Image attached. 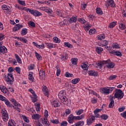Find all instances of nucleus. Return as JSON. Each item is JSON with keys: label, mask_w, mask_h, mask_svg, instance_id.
Segmentation results:
<instances>
[{"label": "nucleus", "mask_w": 126, "mask_h": 126, "mask_svg": "<svg viewBox=\"0 0 126 126\" xmlns=\"http://www.w3.org/2000/svg\"><path fill=\"white\" fill-rule=\"evenodd\" d=\"M112 55H115V56H117L118 57H122V53L119 51H112L110 52Z\"/></svg>", "instance_id": "obj_21"}, {"label": "nucleus", "mask_w": 126, "mask_h": 126, "mask_svg": "<svg viewBox=\"0 0 126 126\" xmlns=\"http://www.w3.org/2000/svg\"><path fill=\"white\" fill-rule=\"evenodd\" d=\"M20 41L21 42H22V43H24L25 44H28V40H27L26 38L22 37Z\"/></svg>", "instance_id": "obj_54"}, {"label": "nucleus", "mask_w": 126, "mask_h": 126, "mask_svg": "<svg viewBox=\"0 0 126 126\" xmlns=\"http://www.w3.org/2000/svg\"><path fill=\"white\" fill-rule=\"evenodd\" d=\"M100 112H101V109L97 108L95 110H94V114L95 115V118H99L100 114H98V113H100Z\"/></svg>", "instance_id": "obj_24"}, {"label": "nucleus", "mask_w": 126, "mask_h": 126, "mask_svg": "<svg viewBox=\"0 0 126 126\" xmlns=\"http://www.w3.org/2000/svg\"><path fill=\"white\" fill-rule=\"evenodd\" d=\"M18 3H19V4H21V5H23L24 6H25V5H26V3H25V1L18 0Z\"/></svg>", "instance_id": "obj_47"}, {"label": "nucleus", "mask_w": 126, "mask_h": 126, "mask_svg": "<svg viewBox=\"0 0 126 126\" xmlns=\"http://www.w3.org/2000/svg\"><path fill=\"white\" fill-rule=\"evenodd\" d=\"M96 12L97 14H99V15H102V14H103V11H102V9H101L100 8H97L96 9Z\"/></svg>", "instance_id": "obj_39"}, {"label": "nucleus", "mask_w": 126, "mask_h": 126, "mask_svg": "<svg viewBox=\"0 0 126 126\" xmlns=\"http://www.w3.org/2000/svg\"><path fill=\"white\" fill-rule=\"evenodd\" d=\"M46 77V75L45 72L42 70L39 71V79H45Z\"/></svg>", "instance_id": "obj_16"}, {"label": "nucleus", "mask_w": 126, "mask_h": 126, "mask_svg": "<svg viewBox=\"0 0 126 126\" xmlns=\"http://www.w3.org/2000/svg\"><path fill=\"white\" fill-rule=\"evenodd\" d=\"M8 126H14V121L12 120L9 121Z\"/></svg>", "instance_id": "obj_50"}, {"label": "nucleus", "mask_w": 126, "mask_h": 126, "mask_svg": "<svg viewBox=\"0 0 126 126\" xmlns=\"http://www.w3.org/2000/svg\"><path fill=\"white\" fill-rule=\"evenodd\" d=\"M91 28V26H90L89 25L87 24L86 26L85 27V31H89V29Z\"/></svg>", "instance_id": "obj_58"}, {"label": "nucleus", "mask_w": 126, "mask_h": 126, "mask_svg": "<svg viewBox=\"0 0 126 126\" xmlns=\"http://www.w3.org/2000/svg\"><path fill=\"white\" fill-rule=\"evenodd\" d=\"M106 67L108 68H113L115 66V63H111V60L110 59L107 60V61H104Z\"/></svg>", "instance_id": "obj_4"}, {"label": "nucleus", "mask_w": 126, "mask_h": 126, "mask_svg": "<svg viewBox=\"0 0 126 126\" xmlns=\"http://www.w3.org/2000/svg\"><path fill=\"white\" fill-rule=\"evenodd\" d=\"M35 108L37 111H40L41 110V107H40V104H35Z\"/></svg>", "instance_id": "obj_62"}, {"label": "nucleus", "mask_w": 126, "mask_h": 126, "mask_svg": "<svg viewBox=\"0 0 126 126\" xmlns=\"http://www.w3.org/2000/svg\"><path fill=\"white\" fill-rule=\"evenodd\" d=\"M6 82L9 83V84H12L13 81H14V78H13V75L11 73H8L7 76L5 75L4 78Z\"/></svg>", "instance_id": "obj_1"}, {"label": "nucleus", "mask_w": 126, "mask_h": 126, "mask_svg": "<svg viewBox=\"0 0 126 126\" xmlns=\"http://www.w3.org/2000/svg\"><path fill=\"white\" fill-rule=\"evenodd\" d=\"M120 116H121V117H123V118H124V119H126V111L122 113H121Z\"/></svg>", "instance_id": "obj_63"}, {"label": "nucleus", "mask_w": 126, "mask_h": 126, "mask_svg": "<svg viewBox=\"0 0 126 126\" xmlns=\"http://www.w3.org/2000/svg\"><path fill=\"white\" fill-rule=\"evenodd\" d=\"M109 44V42L107 41L106 40H103L100 43V46L101 47H105V46H107Z\"/></svg>", "instance_id": "obj_38"}, {"label": "nucleus", "mask_w": 126, "mask_h": 126, "mask_svg": "<svg viewBox=\"0 0 126 126\" xmlns=\"http://www.w3.org/2000/svg\"><path fill=\"white\" fill-rule=\"evenodd\" d=\"M51 104L54 108H58V107H60V102L57 100L52 101Z\"/></svg>", "instance_id": "obj_15"}, {"label": "nucleus", "mask_w": 126, "mask_h": 126, "mask_svg": "<svg viewBox=\"0 0 126 126\" xmlns=\"http://www.w3.org/2000/svg\"><path fill=\"white\" fill-rule=\"evenodd\" d=\"M83 112H84L83 109H79L78 110L75 111V113L78 116H80L81 114H83Z\"/></svg>", "instance_id": "obj_41"}, {"label": "nucleus", "mask_w": 126, "mask_h": 126, "mask_svg": "<svg viewBox=\"0 0 126 126\" xmlns=\"http://www.w3.org/2000/svg\"><path fill=\"white\" fill-rule=\"evenodd\" d=\"M112 47L113 48V49H119V48H120V46H119L118 43H113L112 45Z\"/></svg>", "instance_id": "obj_53"}, {"label": "nucleus", "mask_w": 126, "mask_h": 126, "mask_svg": "<svg viewBox=\"0 0 126 126\" xmlns=\"http://www.w3.org/2000/svg\"><path fill=\"white\" fill-rule=\"evenodd\" d=\"M34 53L35 55V57L37 60H41L42 59V57L41 56V55H40V54L37 53V52L35 51Z\"/></svg>", "instance_id": "obj_48"}, {"label": "nucleus", "mask_w": 126, "mask_h": 126, "mask_svg": "<svg viewBox=\"0 0 126 126\" xmlns=\"http://www.w3.org/2000/svg\"><path fill=\"white\" fill-rule=\"evenodd\" d=\"M64 47H66L69 49H71L72 48V45H71V44L69 43V42H64Z\"/></svg>", "instance_id": "obj_34"}, {"label": "nucleus", "mask_w": 126, "mask_h": 126, "mask_svg": "<svg viewBox=\"0 0 126 126\" xmlns=\"http://www.w3.org/2000/svg\"><path fill=\"white\" fill-rule=\"evenodd\" d=\"M110 102L109 103L108 107L109 108L112 109V108H114V106H115V101H114V97H112L110 98Z\"/></svg>", "instance_id": "obj_14"}, {"label": "nucleus", "mask_w": 126, "mask_h": 126, "mask_svg": "<svg viewBox=\"0 0 126 126\" xmlns=\"http://www.w3.org/2000/svg\"><path fill=\"white\" fill-rule=\"evenodd\" d=\"M30 13L34 16H40L42 13L36 10H30Z\"/></svg>", "instance_id": "obj_9"}, {"label": "nucleus", "mask_w": 126, "mask_h": 126, "mask_svg": "<svg viewBox=\"0 0 126 126\" xmlns=\"http://www.w3.org/2000/svg\"><path fill=\"white\" fill-rule=\"evenodd\" d=\"M29 24L32 27H35L36 26V25L35 24V23H34V22L31 21L29 23Z\"/></svg>", "instance_id": "obj_61"}, {"label": "nucleus", "mask_w": 126, "mask_h": 126, "mask_svg": "<svg viewBox=\"0 0 126 126\" xmlns=\"http://www.w3.org/2000/svg\"><path fill=\"white\" fill-rule=\"evenodd\" d=\"M58 97L60 99H63L64 97V92L61 91L58 94Z\"/></svg>", "instance_id": "obj_27"}, {"label": "nucleus", "mask_w": 126, "mask_h": 126, "mask_svg": "<svg viewBox=\"0 0 126 126\" xmlns=\"http://www.w3.org/2000/svg\"><path fill=\"white\" fill-rule=\"evenodd\" d=\"M94 120H95V117L93 115H91L87 120V124L88 126H91L92 123L94 121Z\"/></svg>", "instance_id": "obj_7"}, {"label": "nucleus", "mask_w": 126, "mask_h": 126, "mask_svg": "<svg viewBox=\"0 0 126 126\" xmlns=\"http://www.w3.org/2000/svg\"><path fill=\"white\" fill-rule=\"evenodd\" d=\"M0 53L4 55L7 53V49L5 46H0Z\"/></svg>", "instance_id": "obj_12"}, {"label": "nucleus", "mask_w": 126, "mask_h": 126, "mask_svg": "<svg viewBox=\"0 0 126 126\" xmlns=\"http://www.w3.org/2000/svg\"><path fill=\"white\" fill-rule=\"evenodd\" d=\"M77 21V18L73 16L71 17V18L69 19V23H72V22H76Z\"/></svg>", "instance_id": "obj_32"}, {"label": "nucleus", "mask_w": 126, "mask_h": 126, "mask_svg": "<svg viewBox=\"0 0 126 126\" xmlns=\"http://www.w3.org/2000/svg\"><path fill=\"white\" fill-rule=\"evenodd\" d=\"M67 58H68V55L66 54L65 55H62L61 60L62 61H66V60H67Z\"/></svg>", "instance_id": "obj_28"}, {"label": "nucleus", "mask_w": 126, "mask_h": 126, "mask_svg": "<svg viewBox=\"0 0 126 126\" xmlns=\"http://www.w3.org/2000/svg\"><path fill=\"white\" fill-rule=\"evenodd\" d=\"M78 61V59L77 58H72L71 59V62L72 63V64H77V62Z\"/></svg>", "instance_id": "obj_35"}, {"label": "nucleus", "mask_w": 126, "mask_h": 126, "mask_svg": "<svg viewBox=\"0 0 126 126\" xmlns=\"http://www.w3.org/2000/svg\"><path fill=\"white\" fill-rule=\"evenodd\" d=\"M42 89L45 96L49 97V90H48V88L45 86H43L42 87Z\"/></svg>", "instance_id": "obj_10"}, {"label": "nucleus", "mask_w": 126, "mask_h": 126, "mask_svg": "<svg viewBox=\"0 0 126 126\" xmlns=\"http://www.w3.org/2000/svg\"><path fill=\"white\" fill-rule=\"evenodd\" d=\"M96 33V30L95 29H91L89 31V33L90 35H92V34H95Z\"/></svg>", "instance_id": "obj_57"}, {"label": "nucleus", "mask_w": 126, "mask_h": 126, "mask_svg": "<svg viewBox=\"0 0 126 126\" xmlns=\"http://www.w3.org/2000/svg\"><path fill=\"white\" fill-rule=\"evenodd\" d=\"M107 3L108 6H110L111 7H115L116 6V4L113 0H107Z\"/></svg>", "instance_id": "obj_11"}, {"label": "nucleus", "mask_w": 126, "mask_h": 126, "mask_svg": "<svg viewBox=\"0 0 126 126\" xmlns=\"http://www.w3.org/2000/svg\"><path fill=\"white\" fill-rule=\"evenodd\" d=\"M71 113V110H70V109H66L65 110V113H63L62 115L63 116V117H67V116H68V115H70Z\"/></svg>", "instance_id": "obj_13"}, {"label": "nucleus", "mask_w": 126, "mask_h": 126, "mask_svg": "<svg viewBox=\"0 0 126 126\" xmlns=\"http://www.w3.org/2000/svg\"><path fill=\"white\" fill-rule=\"evenodd\" d=\"M101 91H102V93L103 94H105V95H108V94H110V93H109V89L103 88L101 89Z\"/></svg>", "instance_id": "obj_26"}, {"label": "nucleus", "mask_w": 126, "mask_h": 126, "mask_svg": "<svg viewBox=\"0 0 126 126\" xmlns=\"http://www.w3.org/2000/svg\"><path fill=\"white\" fill-rule=\"evenodd\" d=\"M29 79L31 81H32V82H33V81H34L35 79H34V77H33V72H29Z\"/></svg>", "instance_id": "obj_23"}, {"label": "nucleus", "mask_w": 126, "mask_h": 126, "mask_svg": "<svg viewBox=\"0 0 126 126\" xmlns=\"http://www.w3.org/2000/svg\"><path fill=\"white\" fill-rule=\"evenodd\" d=\"M57 15H58V16H60L61 17H63V12L62 10H57L56 12Z\"/></svg>", "instance_id": "obj_33"}, {"label": "nucleus", "mask_w": 126, "mask_h": 126, "mask_svg": "<svg viewBox=\"0 0 126 126\" xmlns=\"http://www.w3.org/2000/svg\"><path fill=\"white\" fill-rule=\"evenodd\" d=\"M40 120L44 126H50V122L48 121V118L45 117L44 118H41Z\"/></svg>", "instance_id": "obj_8"}, {"label": "nucleus", "mask_w": 126, "mask_h": 126, "mask_svg": "<svg viewBox=\"0 0 126 126\" xmlns=\"http://www.w3.org/2000/svg\"><path fill=\"white\" fill-rule=\"evenodd\" d=\"M28 30L26 28L23 29L21 32V35L22 36H24L27 34V31Z\"/></svg>", "instance_id": "obj_29"}, {"label": "nucleus", "mask_w": 126, "mask_h": 126, "mask_svg": "<svg viewBox=\"0 0 126 126\" xmlns=\"http://www.w3.org/2000/svg\"><path fill=\"white\" fill-rule=\"evenodd\" d=\"M32 120H34L35 121H38L41 118V116L38 114H33L32 116Z\"/></svg>", "instance_id": "obj_19"}, {"label": "nucleus", "mask_w": 126, "mask_h": 126, "mask_svg": "<svg viewBox=\"0 0 126 126\" xmlns=\"http://www.w3.org/2000/svg\"><path fill=\"white\" fill-rule=\"evenodd\" d=\"M45 12H47L48 14H52V12H53V10L52 9L48 7H46V8L45 9Z\"/></svg>", "instance_id": "obj_42"}, {"label": "nucleus", "mask_w": 126, "mask_h": 126, "mask_svg": "<svg viewBox=\"0 0 126 126\" xmlns=\"http://www.w3.org/2000/svg\"><path fill=\"white\" fill-rule=\"evenodd\" d=\"M2 101H4L5 104L7 106V107H9L10 108L13 107V105L11 104L10 102H9V101H8V100H7L5 97H4Z\"/></svg>", "instance_id": "obj_17"}, {"label": "nucleus", "mask_w": 126, "mask_h": 126, "mask_svg": "<svg viewBox=\"0 0 126 126\" xmlns=\"http://www.w3.org/2000/svg\"><path fill=\"white\" fill-rule=\"evenodd\" d=\"M2 9L5 10V12H6L7 14H9L11 12V8L9 6H7L5 4H3L1 6Z\"/></svg>", "instance_id": "obj_5"}, {"label": "nucleus", "mask_w": 126, "mask_h": 126, "mask_svg": "<svg viewBox=\"0 0 126 126\" xmlns=\"http://www.w3.org/2000/svg\"><path fill=\"white\" fill-rule=\"evenodd\" d=\"M29 91L30 92H31V93H32V95H33V96H34V97H37V94H35V92L34 91V90H33V89H29Z\"/></svg>", "instance_id": "obj_49"}, {"label": "nucleus", "mask_w": 126, "mask_h": 126, "mask_svg": "<svg viewBox=\"0 0 126 126\" xmlns=\"http://www.w3.org/2000/svg\"><path fill=\"white\" fill-rule=\"evenodd\" d=\"M2 114V119L4 122H7L8 121V114L5 109H2L1 110Z\"/></svg>", "instance_id": "obj_3"}, {"label": "nucleus", "mask_w": 126, "mask_h": 126, "mask_svg": "<svg viewBox=\"0 0 126 126\" xmlns=\"http://www.w3.org/2000/svg\"><path fill=\"white\" fill-rule=\"evenodd\" d=\"M116 25H117V23L115 22H113L109 24L108 27H109V28H110V29L114 28V27H115V26H116Z\"/></svg>", "instance_id": "obj_40"}, {"label": "nucleus", "mask_w": 126, "mask_h": 126, "mask_svg": "<svg viewBox=\"0 0 126 126\" xmlns=\"http://www.w3.org/2000/svg\"><path fill=\"white\" fill-rule=\"evenodd\" d=\"M0 89L1 91L4 93V94H6L8 91L7 89H6V87L2 86H0Z\"/></svg>", "instance_id": "obj_22"}, {"label": "nucleus", "mask_w": 126, "mask_h": 126, "mask_svg": "<svg viewBox=\"0 0 126 126\" xmlns=\"http://www.w3.org/2000/svg\"><path fill=\"white\" fill-rule=\"evenodd\" d=\"M46 46H47V48L48 49H52V48H54V46L53 45V43H45Z\"/></svg>", "instance_id": "obj_46"}, {"label": "nucleus", "mask_w": 126, "mask_h": 126, "mask_svg": "<svg viewBox=\"0 0 126 126\" xmlns=\"http://www.w3.org/2000/svg\"><path fill=\"white\" fill-rule=\"evenodd\" d=\"M67 121L69 123V124H73V122L75 121V116H74L73 114H71L70 115H69Z\"/></svg>", "instance_id": "obj_6"}, {"label": "nucleus", "mask_w": 126, "mask_h": 126, "mask_svg": "<svg viewBox=\"0 0 126 126\" xmlns=\"http://www.w3.org/2000/svg\"><path fill=\"white\" fill-rule=\"evenodd\" d=\"M103 51H104V49L102 47H97L95 49V51L96 52V53H97V54H101V53H102Z\"/></svg>", "instance_id": "obj_30"}, {"label": "nucleus", "mask_w": 126, "mask_h": 126, "mask_svg": "<svg viewBox=\"0 0 126 126\" xmlns=\"http://www.w3.org/2000/svg\"><path fill=\"white\" fill-rule=\"evenodd\" d=\"M125 110H126V107L125 106H122V107H120L118 109V111L120 112V113L124 112Z\"/></svg>", "instance_id": "obj_59"}, {"label": "nucleus", "mask_w": 126, "mask_h": 126, "mask_svg": "<svg viewBox=\"0 0 126 126\" xmlns=\"http://www.w3.org/2000/svg\"><path fill=\"white\" fill-rule=\"evenodd\" d=\"M67 126V122L66 121H63L61 124V126Z\"/></svg>", "instance_id": "obj_64"}, {"label": "nucleus", "mask_w": 126, "mask_h": 126, "mask_svg": "<svg viewBox=\"0 0 126 126\" xmlns=\"http://www.w3.org/2000/svg\"><path fill=\"white\" fill-rule=\"evenodd\" d=\"M82 68L83 69H84L85 70H86V69H88V63L87 62H86L85 63H82L81 65Z\"/></svg>", "instance_id": "obj_25"}, {"label": "nucleus", "mask_w": 126, "mask_h": 126, "mask_svg": "<svg viewBox=\"0 0 126 126\" xmlns=\"http://www.w3.org/2000/svg\"><path fill=\"white\" fill-rule=\"evenodd\" d=\"M66 77H73V74L69 73L68 72H66L65 74Z\"/></svg>", "instance_id": "obj_52"}, {"label": "nucleus", "mask_w": 126, "mask_h": 126, "mask_svg": "<svg viewBox=\"0 0 126 126\" xmlns=\"http://www.w3.org/2000/svg\"><path fill=\"white\" fill-rule=\"evenodd\" d=\"M15 56L16 59L17 60V62H18V63H22V61H21L20 57H19V56H18L17 54H15Z\"/></svg>", "instance_id": "obj_37"}, {"label": "nucleus", "mask_w": 126, "mask_h": 126, "mask_svg": "<svg viewBox=\"0 0 126 126\" xmlns=\"http://www.w3.org/2000/svg\"><path fill=\"white\" fill-rule=\"evenodd\" d=\"M114 97L119 99H123L124 98V93L121 90H116Z\"/></svg>", "instance_id": "obj_2"}, {"label": "nucleus", "mask_w": 126, "mask_h": 126, "mask_svg": "<svg viewBox=\"0 0 126 126\" xmlns=\"http://www.w3.org/2000/svg\"><path fill=\"white\" fill-rule=\"evenodd\" d=\"M119 28L121 30H125L126 29V26L125 24L121 23L119 25Z\"/></svg>", "instance_id": "obj_45"}, {"label": "nucleus", "mask_w": 126, "mask_h": 126, "mask_svg": "<svg viewBox=\"0 0 126 126\" xmlns=\"http://www.w3.org/2000/svg\"><path fill=\"white\" fill-rule=\"evenodd\" d=\"M97 66H99V68H102V66L105 64V62L103 61H100L98 63H96Z\"/></svg>", "instance_id": "obj_31"}, {"label": "nucleus", "mask_w": 126, "mask_h": 126, "mask_svg": "<svg viewBox=\"0 0 126 126\" xmlns=\"http://www.w3.org/2000/svg\"><path fill=\"white\" fill-rule=\"evenodd\" d=\"M53 40L55 43H61V40L57 37H54Z\"/></svg>", "instance_id": "obj_55"}, {"label": "nucleus", "mask_w": 126, "mask_h": 126, "mask_svg": "<svg viewBox=\"0 0 126 126\" xmlns=\"http://www.w3.org/2000/svg\"><path fill=\"white\" fill-rule=\"evenodd\" d=\"M50 122L54 125H58L60 123V122L58 120L51 119L50 120Z\"/></svg>", "instance_id": "obj_44"}, {"label": "nucleus", "mask_w": 126, "mask_h": 126, "mask_svg": "<svg viewBox=\"0 0 126 126\" xmlns=\"http://www.w3.org/2000/svg\"><path fill=\"white\" fill-rule=\"evenodd\" d=\"M117 78V75H112L109 76V80H114V79H116Z\"/></svg>", "instance_id": "obj_51"}, {"label": "nucleus", "mask_w": 126, "mask_h": 126, "mask_svg": "<svg viewBox=\"0 0 126 126\" xmlns=\"http://www.w3.org/2000/svg\"><path fill=\"white\" fill-rule=\"evenodd\" d=\"M88 73L91 76H94V77L97 76V72H96L94 70H90L88 71Z\"/></svg>", "instance_id": "obj_20"}, {"label": "nucleus", "mask_w": 126, "mask_h": 126, "mask_svg": "<svg viewBox=\"0 0 126 126\" xmlns=\"http://www.w3.org/2000/svg\"><path fill=\"white\" fill-rule=\"evenodd\" d=\"M101 118L102 119V120H107L108 116L106 114H103L101 116Z\"/></svg>", "instance_id": "obj_56"}, {"label": "nucleus", "mask_w": 126, "mask_h": 126, "mask_svg": "<svg viewBox=\"0 0 126 126\" xmlns=\"http://www.w3.org/2000/svg\"><path fill=\"white\" fill-rule=\"evenodd\" d=\"M15 70H16V72L20 74V71H21V69L19 67H16L15 68Z\"/></svg>", "instance_id": "obj_60"}, {"label": "nucleus", "mask_w": 126, "mask_h": 126, "mask_svg": "<svg viewBox=\"0 0 126 126\" xmlns=\"http://www.w3.org/2000/svg\"><path fill=\"white\" fill-rule=\"evenodd\" d=\"M79 81H80V78H75V79H73L71 81V82L73 84H77V83H78V82H79Z\"/></svg>", "instance_id": "obj_36"}, {"label": "nucleus", "mask_w": 126, "mask_h": 126, "mask_svg": "<svg viewBox=\"0 0 126 126\" xmlns=\"http://www.w3.org/2000/svg\"><path fill=\"white\" fill-rule=\"evenodd\" d=\"M105 38H106V36H105V34H100L99 35L97 36L98 40H100V41L101 40H103V39H105Z\"/></svg>", "instance_id": "obj_43"}, {"label": "nucleus", "mask_w": 126, "mask_h": 126, "mask_svg": "<svg viewBox=\"0 0 126 126\" xmlns=\"http://www.w3.org/2000/svg\"><path fill=\"white\" fill-rule=\"evenodd\" d=\"M23 27V26L22 25H19L18 24L17 26L13 28V31L14 32H16V31H18V30H20Z\"/></svg>", "instance_id": "obj_18"}]
</instances>
